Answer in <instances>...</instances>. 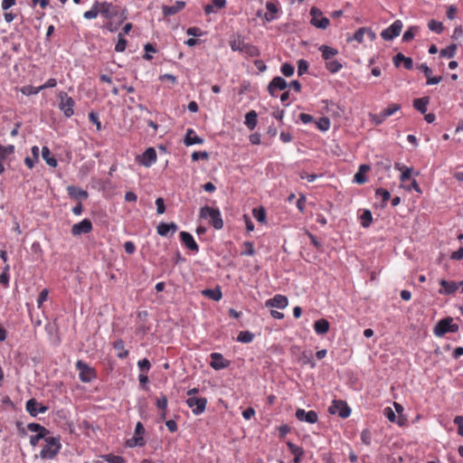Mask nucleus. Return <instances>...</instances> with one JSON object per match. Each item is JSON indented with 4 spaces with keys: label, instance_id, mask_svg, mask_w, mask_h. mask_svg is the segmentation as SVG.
<instances>
[{
    "label": "nucleus",
    "instance_id": "obj_1",
    "mask_svg": "<svg viewBox=\"0 0 463 463\" xmlns=\"http://www.w3.org/2000/svg\"><path fill=\"white\" fill-rule=\"evenodd\" d=\"M45 445L40 451L43 459H53L60 452L61 444L59 437H48L45 439Z\"/></svg>",
    "mask_w": 463,
    "mask_h": 463
},
{
    "label": "nucleus",
    "instance_id": "obj_2",
    "mask_svg": "<svg viewBox=\"0 0 463 463\" xmlns=\"http://www.w3.org/2000/svg\"><path fill=\"white\" fill-rule=\"evenodd\" d=\"M200 217L203 219H208L209 223L217 230L223 227V221L219 209L210 206L202 207L200 210Z\"/></svg>",
    "mask_w": 463,
    "mask_h": 463
},
{
    "label": "nucleus",
    "instance_id": "obj_3",
    "mask_svg": "<svg viewBox=\"0 0 463 463\" xmlns=\"http://www.w3.org/2000/svg\"><path fill=\"white\" fill-rule=\"evenodd\" d=\"M452 321L453 319L451 317H446L439 320L434 327V334L437 336H443L448 332H458L459 326L457 324H453Z\"/></svg>",
    "mask_w": 463,
    "mask_h": 463
},
{
    "label": "nucleus",
    "instance_id": "obj_4",
    "mask_svg": "<svg viewBox=\"0 0 463 463\" xmlns=\"http://www.w3.org/2000/svg\"><path fill=\"white\" fill-rule=\"evenodd\" d=\"M330 414L338 415L343 419H346L351 414V409L346 402L342 400H335L328 408Z\"/></svg>",
    "mask_w": 463,
    "mask_h": 463
},
{
    "label": "nucleus",
    "instance_id": "obj_5",
    "mask_svg": "<svg viewBox=\"0 0 463 463\" xmlns=\"http://www.w3.org/2000/svg\"><path fill=\"white\" fill-rule=\"evenodd\" d=\"M76 369L79 371V378L82 383H90L96 378V372L81 360L76 362Z\"/></svg>",
    "mask_w": 463,
    "mask_h": 463
},
{
    "label": "nucleus",
    "instance_id": "obj_6",
    "mask_svg": "<svg viewBox=\"0 0 463 463\" xmlns=\"http://www.w3.org/2000/svg\"><path fill=\"white\" fill-rule=\"evenodd\" d=\"M311 20L310 23L313 26L319 29H326L330 21L328 18L323 16V13L320 9L317 7H312L310 10Z\"/></svg>",
    "mask_w": 463,
    "mask_h": 463
},
{
    "label": "nucleus",
    "instance_id": "obj_7",
    "mask_svg": "<svg viewBox=\"0 0 463 463\" xmlns=\"http://www.w3.org/2000/svg\"><path fill=\"white\" fill-rule=\"evenodd\" d=\"M185 402L194 415H200L204 412L208 402L204 397H188Z\"/></svg>",
    "mask_w": 463,
    "mask_h": 463
},
{
    "label": "nucleus",
    "instance_id": "obj_8",
    "mask_svg": "<svg viewBox=\"0 0 463 463\" xmlns=\"http://www.w3.org/2000/svg\"><path fill=\"white\" fill-rule=\"evenodd\" d=\"M60 103H59V109L63 111L65 117L67 118H70L71 117L73 114H74V106H75V102L73 100V99L70 96H68V94L66 92H61L60 95Z\"/></svg>",
    "mask_w": 463,
    "mask_h": 463
},
{
    "label": "nucleus",
    "instance_id": "obj_9",
    "mask_svg": "<svg viewBox=\"0 0 463 463\" xmlns=\"http://www.w3.org/2000/svg\"><path fill=\"white\" fill-rule=\"evenodd\" d=\"M96 6L98 7V12L106 19H111L118 14V8L116 5H112L109 2H99L96 1Z\"/></svg>",
    "mask_w": 463,
    "mask_h": 463
},
{
    "label": "nucleus",
    "instance_id": "obj_10",
    "mask_svg": "<svg viewBox=\"0 0 463 463\" xmlns=\"http://www.w3.org/2000/svg\"><path fill=\"white\" fill-rule=\"evenodd\" d=\"M156 152L153 147L146 148L140 156L137 157V162L146 167H150L156 162Z\"/></svg>",
    "mask_w": 463,
    "mask_h": 463
},
{
    "label": "nucleus",
    "instance_id": "obj_11",
    "mask_svg": "<svg viewBox=\"0 0 463 463\" xmlns=\"http://www.w3.org/2000/svg\"><path fill=\"white\" fill-rule=\"evenodd\" d=\"M25 409L32 417H36L39 413H45L48 411L47 406L38 402L34 398L26 402Z\"/></svg>",
    "mask_w": 463,
    "mask_h": 463
},
{
    "label": "nucleus",
    "instance_id": "obj_12",
    "mask_svg": "<svg viewBox=\"0 0 463 463\" xmlns=\"http://www.w3.org/2000/svg\"><path fill=\"white\" fill-rule=\"evenodd\" d=\"M402 29V23L400 20H396L392 25L381 33V36L385 41H391L401 33Z\"/></svg>",
    "mask_w": 463,
    "mask_h": 463
},
{
    "label": "nucleus",
    "instance_id": "obj_13",
    "mask_svg": "<svg viewBox=\"0 0 463 463\" xmlns=\"http://www.w3.org/2000/svg\"><path fill=\"white\" fill-rule=\"evenodd\" d=\"M93 229V225L90 220L84 219L81 222L75 223L71 227V234L73 236H80L82 234L90 233Z\"/></svg>",
    "mask_w": 463,
    "mask_h": 463
},
{
    "label": "nucleus",
    "instance_id": "obj_14",
    "mask_svg": "<svg viewBox=\"0 0 463 463\" xmlns=\"http://www.w3.org/2000/svg\"><path fill=\"white\" fill-rule=\"evenodd\" d=\"M296 418L299 421H305L307 423H316L318 420V415L315 411H306L304 409H297Z\"/></svg>",
    "mask_w": 463,
    "mask_h": 463
},
{
    "label": "nucleus",
    "instance_id": "obj_15",
    "mask_svg": "<svg viewBox=\"0 0 463 463\" xmlns=\"http://www.w3.org/2000/svg\"><path fill=\"white\" fill-rule=\"evenodd\" d=\"M288 87L287 81L280 76L274 77L272 80L269 82L268 90L269 93L276 97L278 90H283Z\"/></svg>",
    "mask_w": 463,
    "mask_h": 463
},
{
    "label": "nucleus",
    "instance_id": "obj_16",
    "mask_svg": "<svg viewBox=\"0 0 463 463\" xmlns=\"http://www.w3.org/2000/svg\"><path fill=\"white\" fill-rule=\"evenodd\" d=\"M179 236H180V241L188 250H190L193 252L199 251L198 244L196 243L194 237L189 232H181Z\"/></svg>",
    "mask_w": 463,
    "mask_h": 463
},
{
    "label": "nucleus",
    "instance_id": "obj_17",
    "mask_svg": "<svg viewBox=\"0 0 463 463\" xmlns=\"http://www.w3.org/2000/svg\"><path fill=\"white\" fill-rule=\"evenodd\" d=\"M288 304V300L286 296L277 294L272 298L266 301L265 306L268 307H278L280 309L285 308Z\"/></svg>",
    "mask_w": 463,
    "mask_h": 463
},
{
    "label": "nucleus",
    "instance_id": "obj_18",
    "mask_svg": "<svg viewBox=\"0 0 463 463\" xmlns=\"http://www.w3.org/2000/svg\"><path fill=\"white\" fill-rule=\"evenodd\" d=\"M393 64L396 68L401 67L402 63L406 70L413 69V60L411 57H406L403 53L398 52L392 58Z\"/></svg>",
    "mask_w": 463,
    "mask_h": 463
},
{
    "label": "nucleus",
    "instance_id": "obj_19",
    "mask_svg": "<svg viewBox=\"0 0 463 463\" xmlns=\"http://www.w3.org/2000/svg\"><path fill=\"white\" fill-rule=\"evenodd\" d=\"M211 359L212 361L210 365L215 370L223 369L229 366V361L225 360L222 354L219 353L211 354Z\"/></svg>",
    "mask_w": 463,
    "mask_h": 463
},
{
    "label": "nucleus",
    "instance_id": "obj_20",
    "mask_svg": "<svg viewBox=\"0 0 463 463\" xmlns=\"http://www.w3.org/2000/svg\"><path fill=\"white\" fill-rule=\"evenodd\" d=\"M185 6V2L184 1H176L173 5H164L162 7V12L165 16H170L177 14L181 10H183Z\"/></svg>",
    "mask_w": 463,
    "mask_h": 463
},
{
    "label": "nucleus",
    "instance_id": "obj_21",
    "mask_svg": "<svg viewBox=\"0 0 463 463\" xmlns=\"http://www.w3.org/2000/svg\"><path fill=\"white\" fill-rule=\"evenodd\" d=\"M439 285L442 287V289L439 290L440 294L450 295L456 292L458 289V284L455 281H447L445 279H441L439 281Z\"/></svg>",
    "mask_w": 463,
    "mask_h": 463
},
{
    "label": "nucleus",
    "instance_id": "obj_22",
    "mask_svg": "<svg viewBox=\"0 0 463 463\" xmlns=\"http://www.w3.org/2000/svg\"><path fill=\"white\" fill-rule=\"evenodd\" d=\"M401 109V105L397 103L390 104L386 109H383L382 112L378 115V124L383 122L385 118L392 116L395 112Z\"/></svg>",
    "mask_w": 463,
    "mask_h": 463
},
{
    "label": "nucleus",
    "instance_id": "obj_23",
    "mask_svg": "<svg viewBox=\"0 0 463 463\" xmlns=\"http://www.w3.org/2000/svg\"><path fill=\"white\" fill-rule=\"evenodd\" d=\"M67 191L71 198L77 199L79 201L87 199L89 195L87 191L73 185L68 186Z\"/></svg>",
    "mask_w": 463,
    "mask_h": 463
},
{
    "label": "nucleus",
    "instance_id": "obj_24",
    "mask_svg": "<svg viewBox=\"0 0 463 463\" xmlns=\"http://www.w3.org/2000/svg\"><path fill=\"white\" fill-rule=\"evenodd\" d=\"M267 13L264 14V19L267 22H271L276 19V14L279 12L277 3L274 1H268L266 3Z\"/></svg>",
    "mask_w": 463,
    "mask_h": 463
},
{
    "label": "nucleus",
    "instance_id": "obj_25",
    "mask_svg": "<svg viewBox=\"0 0 463 463\" xmlns=\"http://www.w3.org/2000/svg\"><path fill=\"white\" fill-rule=\"evenodd\" d=\"M364 36H366L370 42H373L374 39V33L372 30L367 28H360L354 34V40L358 43H363Z\"/></svg>",
    "mask_w": 463,
    "mask_h": 463
},
{
    "label": "nucleus",
    "instance_id": "obj_26",
    "mask_svg": "<svg viewBox=\"0 0 463 463\" xmlns=\"http://www.w3.org/2000/svg\"><path fill=\"white\" fill-rule=\"evenodd\" d=\"M184 142L185 146H189L195 144H203V139L198 137L194 129L188 128Z\"/></svg>",
    "mask_w": 463,
    "mask_h": 463
},
{
    "label": "nucleus",
    "instance_id": "obj_27",
    "mask_svg": "<svg viewBox=\"0 0 463 463\" xmlns=\"http://www.w3.org/2000/svg\"><path fill=\"white\" fill-rule=\"evenodd\" d=\"M157 233L161 236H166L169 232L175 233L177 231V225L175 222H161L156 227Z\"/></svg>",
    "mask_w": 463,
    "mask_h": 463
},
{
    "label": "nucleus",
    "instance_id": "obj_28",
    "mask_svg": "<svg viewBox=\"0 0 463 463\" xmlns=\"http://www.w3.org/2000/svg\"><path fill=\"white\" fill-rule=\"evenodd\" d=\"M226 0H212V3L204 6L206 14H210L226 6Z\"/></svg>",
    "mask_w": 463,
    "mask_h": 463
},
{
    "label": "nucleus",
    "instance_id": "obj_29",
    "mask_svg": "<svg viewBox=\"0 0 463 463\" xmlns=\"http://www.w3.org/2000/svg\"><path fill=\"white\" fill-rule=\"evenodd\" d=\"M318 50L321 52L322 58L325 61L334 60L333 58L338 53V51L327 45H321Z\"/></svg>",
    "mask_w": 463,
    "mask_h": 463
},
{
    "label": "nucleus",
    "instance_id": "obj_30",
    "mask_svg": "<svg viewBox=\"0 0 463 463\" xmlns=\"http://www.w3.org/2000/svg\"><path fill=\"white\" fill-rule=\"evenodd\" d=\"M330 324L325 319L321 318L314 323V329L317 335H325L329 331Z\"/></svg>",
    "mask_w": 463,
    "mask_h": 463
},
{
    "label": "nucleus",
    "instance_id": "obj_31",
    "mask_svg": "<svg viewBox=\"0 0 463 463\" xmlns=\"http://www.w3.org/2000/svg\"><path fill=\"white\" fill-rule=\"evenodd\" d=\"M370 167L367 165H361L358 172L354 176V182L359 184H363L366 182V173L369 171Z\"/></svg>",
    "mask_w": 463,
    "mask_h": 463
},
{
    "label": "nucleus",
    "instance_id": "obj_32",
    "mask_svg": "<svg viewBox=\"0 0 463 463\" xmlns=\"http://www.w3.org/2000/svg\"><path fill=\"white\" fill-rule=\"evenodd\" d=\"M113 348L118 351L117 356L120 359H125L129 354V352L125 349V345L122 339L115 341L113 343Z\"/></svg>",
    "mask_w": 463,
    "mask_h": 463
},
{
    "label": "nucleus",
    "instance_id": "obj_33",
    "mask_svg": "<svg viewBox=\"0 0 463 463\" xmlns=\"http://www.w3.org/2000/svg\"><path fill=\"white\" fill-rule=\"evenodd\" d=\"M430 102V98L428 96L415 99L413 100V107L420 113L424 114L427 111V106Z\"/></svg>",
    "mask_w": 463,
    "mask_h": 463
},
{
    "label": "nucleus",
    "instance_id": "obj_34",
    "mask_svg": "<svg viewBox=\"0 0 463 463\" xmlns=\"http://www.w3.org/2000/svg\"><path fill=\"white\" fill-rule=\"evenodd\" d=\"M258 115L255 110L249 111L245 116V125L250 130H253L257 126Z\"/></svg>",
    "mask_w": 463,
    "mask_h": 463
},
{
    "label": "nucleus",
    "instance_id": "obj_35",
    "mask_svg": "<svg viewBox=\"0 0 463 463\" xmlns=\"http://www.w3.org/2000/svg\"><path fill=\"white\" fill-rule=\"evenodd\" d=\"M244 38L241 35H237L230 41V46L232 51L241 52L245 46Z\"/></svg>",
    "mask_w": 463,
    "mask_h": 463
},
{
    "label": "nucleus",
    "instance_id": "obj_36",
    "mask_svg": "<svg viewBox=\"0 0 463 463\" xmlns=\"http://www.w3.org/2000/svg\"><path fill=\"white\" fill-rule=\"evenodd\" d=\"M298 360L302 364H307L311 368H315L317 366V364H316L315 360L313 359L311 352H307V351L302 352Z\"/></svg>",
    "mask_w": 463,
    "mask_h": 463
},
{
    "label": "nucleus",
    "instance_id": "obj_37",
    "mask_svg": "<svg viewBox=\"0 0 463 463\" xmlns=\"http://www.w3.org/2000/svg\"><path fill=\"white\" fill-rule=\"evenodd\" d=\"M50 149L47 146H43L42 149V156L43 159L45 160L48 165L52 167H56L57 160L54 157L50 156Z\"/></svg>",
    "mask_w": 463,
    "mask_h": 463
},
{
    "label": "nucleus",
    "instance_id": "obj_38",
    "mask_svg": "<svg viewBox=\"0 0 463 463\" xmlns=\"http://www.w3.org/2000/svg\"><path fill=\"white\" fill-rule=\"evenodd\" d=\"M326 68L331 73H336L343 68V65L337 60H331L326 62Z\"/></svg>",
    "mask_w": 463,
    "mask_h": 463
},
{
    "label": "nucleus",
    "instance_id": "obj_39",
    "mask_svg": "<svg viewBox=\"0 0 463 463\" xmlns=\"http://www.w3.org/2000/svg\"><path fill=\"white\" fill-rule=\"evenodd\" d=\"M457 48V44L452 43L448 47L441 49L439 52V55L440 57L453 58L456 54Z\"/></svg>",
    "mask_w": 463,
    "mask_h": 463
},
{
    "label": "nucleus",
    "instance_id": "obj_40",
    "mask_svg": "<svg viewBox=\"0 0 463 463\" xmlns=\"http://www.w3.org/2000/svg\"><path fill=\"white\" fill-rule=\"evenodd\" d=\"M361 225L364 228L368 227L373 222L372 213L369 210H364L360 215Z\"/></svg>",
    "mask_w": 463,
    "mask_h": 463
},
{
    "label": "nucleus",
    "instance_id": "obj_41",
    "mask_svg": "<svg viewBox=\"0 0 463 463\" xmlns=\"http://www.w3.org/2000/svg\"><path fill=\"white\" fill-rule=\"evenodd\" d=\"M14 152V146L13 145L0 146V159L5 160L9 156Z\"/></svg>",
    "mask_w": 463,
    "mask_h": 463
},
{
    "label": "nucleus",
    "instance_id": "obj_42",
    "mask_svg": "<svg viewBox=\"0 0 463 463\" xmlns=\"http://www.w3.org/2000/svg\"><path fill=\"white\" fill-rule=\"evenodd\" d=\"M27 430L32 432H36V434H38V433L49 434L50 433L49 430H47L45 427L42 426L39 423H34V422L27 424Z\"/></svg>",
    "mask_w": 463,
    "mask_h": 463
},
{
    "label": "nucleus",
    "instance_id": "obj_43",
    "mask_svg": "<svg viewBox=\"0 0 463 463\" xmlns=\"http://www.w3.org/2000/svg\"><path fill=\"white\" fill-rule=\"evenodd\" d=\"M254 335L250 331H241L237 336V341L241 343H250L253 341Z\"/></svg>",
    "mask_w": 463,
    "mask_h": 463
},
{
    "label": "nucleus",
    "instance_id": "obj_44",
    "mask_svg": "<svg viewBox=\"0 0 463 463\" xmlns=\"http://www.w3.org/2000/svg\"><path fill=\"white\" fill-rule=\"evenodd\" d=\"M331 125L330 119L326 117L320 118L317 121H316L317 128L321 131H326L329 129Z\"/></svg>",
    "mask_w": 463,
    "mask_h": 463
},
{
    "label": "nucleus",
    "instance_id": "obj_45",
    "mask_svg": "<svg viewBox=\"0 0 463 463\" xmlns=\"http://www.w3.org/2000/svg\"><path fill=\"white\" fill-rule=\"evenodd\" d=\"M203 295L215 301H219L222 296L219 289H205L203 291Z\"/></svg>",
    "mask_w": 463,
    "mask_h": 463
},
{
    "label": "nucleus",
    "instance_id": "obj_46",
    "mask_svg": "<svg viewBox=\"0 0 463 463\" xmlns=\"http://www.w3.org/2000/svg\"><path fill=\"white\" fill-rule=\"evenodd\" d=\"M243 250L241 252L242 256H253L255 254V250L253 243L250 241H244L242 244Z\"/></svg>",
    "mask_w": 463,
    "mask_h": 463
},
{
    "label": "nucleus",
    "instance_id": "obj_47",
    "mask_svg": "<svg viewBox=\"0 0 463 463\" xmlns=\"http://www.w3.org/2000/svg\"><path fill=\"white\" fill-rule=\"evenodd\" d=\"M428 27L430 31H433L437 33H441L444 30V26L441 22H438L436 20H430L428 23Z\"/></svg>",
    "mask_w": 463,
    "mask_h": 463
},
{
    "label": "nucleus",
    "instance_id": "obj_48",
    "mask_svg": "<svg viewBox=\"0 0 463 463\" xmlns=\"http://www.w3.org/2000/svg\"><path fill=\"white\" fill-rule=\"evenodd\" d=\"M252 214L258 222H266V211L263 207L253 209Z\"/></svg>",
    "mask_w": 463,
    "mask_h": 463
},
{
    "label": "nucleus",
    "instance_id": "obj_49",
    "mask_svg": "<svg viewBox=\"0 0 463 463\" xmlns=\"http://www.w3.org/2000/svg\"><path fill=\"white\" fill-rule=\"evenodd\" d=\"M145 444L143 437L134 436L133 438L127 440V446L129 448L142 447Z\"/></svg>",
    "mask_w": 463,
    "mask_h": 463
},
{
    "label": "nucleus",
    "instance_id": "obj_50",
    "mask_svg": "<svg viewBox=\"0 0 463 463\" xmlns=\"http://www.w3.org/2000/svg\"><path fill=\"white\" fill-rule=\"evenodd\" d=\"M393 405L395 407L396 411L399 414L398 418H397L398 425L399 426H404L406 424V422H407V419L403 415L401 414L402 411H403V407L401 404L397 403V402H394Z\"/></svg>",
    "mask_w": 463,
    "mask_h": 463
},
{
    "label": "nucleus",
    "instance_id": "obj_51",
    "mask_svg": "<svg viewBox=\"0 0 463 463\" xmlns=\"http://www.w3.org/2000/svg\"><path fill=\"white\" fill-rule=\"evenodd\" d=\"M287 445H288L289 451L294 455V457H297V456L303 457L304 449L301 447L297 446L294 443L289 442V441L287 443Z\"/></svg>",
    "mask_w": 463,
    "mask_h": 463
},
{
    "label": "nucleus",
    "instance_id": "obj_52",
    "mask_svg": "<svg viewBox=\"0 0 463 463\" xmlns=\"http://www.w3.org/2000/svg\"><path fill=\"white\" fill-rule=\"evenodd\" d=\"M241 52H244L251 57L259 56L260 54L258 48L249 43L245 44Z\"/></svg>",
    "mask_w": 463,
    "mask_h": 463
},
{
    "label": "nucleus",
    "instance_id": "obj_53",
    "mask_svg": "<svg viewBox=\"0 0 463 463\" xmlns=\"http://www.w3.org/2000/svg\"><path fill=\"white\" fill-rule=\"evenodd\" d=\"M102 458L107 463H125V459L120 456L107 454L104 455Z\"/></svg>",
    "mask_w": 463,
    "mask_h": 463
},
{
    "label": "nucleus",
    "instance_id": "obj_54",
    "mask_svg": "<svg viewBox=\"0 0 463 463\" xmlns=\"http://www.w3.org/2000/svg\"><path fill=\"white\" fill-rule=\"evenodd\" d=\"M42 90L39 87H33V86H24L22 88L21 91L23 94L30 96V95H35L39 93Z\"/></svg>",
    "mask_w": 463,
    "mask_h": 463
},
{
    "label": "nucleus",
    "instance_id": "obj_55",
    "mask_svg": "<svg viewBox=\"0 0 463 463\" xmlns=\"http://www.w3.org/2000/svg\"><path fill=\"white\" fill-rule=\"evenodd\" d=\"M127 40L122 37V33L118 34V41L115 46V51L118 52H122L126 50L127 47Z\"/></svg>",
    "mask_w": 463,
    "mask_h": 463
},
{
    "label": "nucleus",
    "instance_id": "obj_56",
    "mask_svg": "<svg viewBox=\"0 0 463 463\" xmlns=\"http://www.w3.org/2000/svg\"><path fill=\"white\" fill-rule=\"evenodd\" d=\"M280 71L282 72V74L286 77H290L294 74V67L289 64V63H283L281 68H280Z\"/></svg>",
    "mask_w": 463,
    "mask_h": 463
},
{
    "label": "nucleus",
    "instance_id": "obj_57",
    "mask_svg": "<svg viewBox=\"0 0 463 463\" xmlns=\"http://www.w3.org/2000/svg\"><path fill=\"white\" fill-rule=\"evenodd\" d=\"M98 14H99L98 7L96 6V2H95L93 4L91 9L89 11H86L83 14V16H84V18L90 20V19L96 18L98 16Z\"/></svg>",
    "mask_w": 463,
    "mask_h": 463
},
{
    "label": "nucleus",
    "instance_id": "obj_58",
    "mask_svg": "<svg viewBox=\"0 0 463 463\" xmlns=\"http://www.w3.org/2000/svg\"><path fill=\"white\" fill-rule=\"evenodd\" d=\"M48 438V434L47 433H38V434H35V435H32L30 437V444L33 446V447H35L39 441L43 439H46Z\"/></svg>",
    "mask_w": 463,
    "mask_h": 463
},
{
    "label": "nucleus",
    "instance_id": "obj_59",
    "mask_svg": "<svg viewBox=\"0 0 463 463\" xmlns=\"http://www.w3.org/2000/svg\"><path fill=\"white\" fill-rule=\"evenodd\" d=\"M308 70V62L306 60L298 61V73L299 76L305 74Z\"/></svg>",
    "mask_w": 463,
    "mask_h": 463
},
{
    "label": "nucleus",
    "instance_id": "obj_60",
    "mask_svg": "<svg viewBox=\"0 0 463 463\" xmlns=\"http://www.w3.org/2000/svg\"><path fill=\"white\" fill-rule=\"evenodd\" d=\"M168 401L165 395H162L156 400V407L161 411H166Z\"/></svg>",
    "mask_w": 463,
    "mask_h": 463
},
{
    "label": "nucleus",
    "instance_id": "obj_61",
    "mask_svg": "<svg viewBox=\"0 0 463 463\" xmlns=\"http://www.w3.org/2000/svg\"><path fill=\"white\" fill-rule=\"evenodd\" d=\"M415 27H410L402 35V41L407 43L411 41L415 36Z\"/></svg>",
    "mask_w": 463,
    "mask_h": 463
},
{
    "label": "nucleus",
    "instance_id": "obj_62",
    "mask_svg": "<svg viewBox=\"0 0 463 463\" xmlns=\"http://www.w3.org/2000/svg\"><path fill=\"white\" fill-rule=\"evenodd\" d=\"M49 290L47 288L43 289L37 298L38 307H41L43 302L47 300Z\"/></svg>",
    "mask_w": 463,
    "mask_h": 463
},
{
    "label": "nucleus",
    "instance_id": "obj_63",
    "mask_svg": "<svg viewBox=\"0 0 463 463\" xmlns=\"http://www.w3.org/2000/svg\"><path fill=\"white\" fill-rule=\"evenodd\" d=\"M146 53L143 55V58L146 61L152 60V56L149 54V52H156V48L151 43H146L144 47Z\"/></svg>",
    "mask_w": 463,
    "mask_h": 463
},
{
    "label": "nucleus",
    "instance_id": "obj_64",
    "mask_svg": "<svg viewBox=\"0 0 463 463\" xmlns=\"http://www.w3.org/2000/svg\"><path fill=\"white\" fill-rule=\"evenodd\" d=\"M137 365H138L140 371H142V372H148L151 367V364H150L149 360L146 358L139 360L137 363Z\"/></svg>",
    "mask_w": 463,
    "mask_h": 463
}]
</instances>
